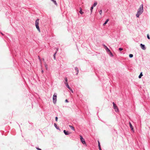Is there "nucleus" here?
Returning <instances> with one entry per match:
<instances>
[{"label":"nucleus","instance_id":"nucleus-1","mask_svg":"<svg viewBox=\"0 0 150 150\" xmlns=\"http://www.w3.org/2000/svg\"><path fill=\"white\" fill-rule=\"evenodd\" d=\"M143 6V4H142L140 6L139 8H138L136 14V16L137 18H139V16L143 13L144 11Z\"/></svg>","mask_w":150,"mask_h":150},{"label":"nucleus","instance_id":"nucleus-2","mask_svg":"<svg viewBox=\"0 0 150 150\" xmlns=\"http://www.w3.org/2000/svg\"><path fill=\"white\" fill-rule=\"evenodd\" d=\"M39 19H37L35 21V23L36 28L39 32H40V29L39 26Z\"/></svg>","mask_w":150,"mask_h":150},{"label":"nucleus","instance_id":"nucleus-3","mask_svg":"<svg viewBox=\"0 0 150 150\" xmlns=\"http://www.w3.org/2000/svg\"><path fill=\"white\" fill-rule=\"evenodd\" d=\"M57 94L54 93L53 95V103L55 104L56 102L57 101Z\"/></svg>","mask_w":150,"mask_h":150},{"label":"nucleus","instance_id":"nucleus-4","mask_svg":"<svg viewBox=\"0 0 150 150\" xmlns=\"http://www.w3.org/2000/svg\"><path fill=\"white\" fill-rule=\"evenodd\" d=\"M113 107L114 109L115 110V111L116 112H117L119 110L118 108L116 105L115 104L114 102H113L112 103Z\"/></svg>","mask_w":150,"mask_h":150},{"label":"nucleus","instance_id":"nucleus-5","mask_svg":"<svg viewBox=\"0 0 150 150\" xmlns=\"http://www.w3.org/2000/svg\"><path fill=\"white\" fill-rule=\"evenodd\" d=\"M80 137L81 142L83 144H85L86 143V142L85 141L84 139L83 138L82 136L81 135H80Z\"/></svg>","mask_w":150,"mask_h":150},{"label":"nucleus","instance_id":"nucleus-6","mask_svg":"<svg viewBox=\"0 0 150 150\" xmlns=\"http://www.w3.org/2000/svg\"><path fill=\"white\" fill-rule=\"evenodd\" d=\"M65 85L69 89V90L72 93H73V90L69 87L67 83H65Z\"/></svg>","mask_w":150,"mask_h":150},{"label":"nucleus","instance_id":"nucleus-7","mask_svg":"<svg viewBox=\"0 0 150 150\" xmlns=\"http://www.w3.org/2000/svg\"><path fill=\"white\" fill-rule=\"evenodd\" d=\"M140 47L143 50H145L146 49V47L144 45L142 44H141L140 45Z\"/></svg>","mask_w":150,"mask_h":150},{"label":"nucleus","instance_id":"nucleus-8","mask_svg":"<svg viewBox=\"0 0 150 150\" xmlns=\"http://www.w3.org/2000/svg\"><path fill=\"white\" fill-rule=\"evenodd\" d=\"M129 124L130 127V128L131 129V130H132L133 131H134V129H133V127L131 123L130 122H129Z\"/></svg>","mask_w":150,"mask_h":150},{"label":"nucleus","instance_id":"nucleus-9","mask_svg":"<svg viewBox=\"0 0 150 150\" xmlns=\"http://www.w3.org/2000/svg\"><path fill=\"white\" fill-rule=\"evenodd\" d=\"M63 132L64 134L66 135H69L70 134L69 132L66 131V130H64Z\"/></svg>","mask_w":150,"mask_h":150},{"label":"nucleus","instance_id":"nucleus-10","mask_svg":"<svg viewBox=\"0 0 150 150\" xmlns=\"http://www.w3.org/2000/svg\"><path fill=\"white\" fill-rule=\"evenodd\" d=\"M103 46L105 47V48L107 52H110V51L109 49H108L106 46H105L104 45H103Z\"/></svg>","mask_w":150,"mask_h":150},{"label":"nucleus","instance_id":"nucleus-11","mask_svg":"<svg viewBox=\"0 0 150 150\" xmlns=\"http://www.w3.org/2000/svg\"><path fill=\"white\" fill-rule=\"evenodd\" d=\"M75 70L77 71V73H76V75H77L79 73V69L78 67H76L75 68Z\"/></svg>","mask_w":150,"mask_h":150},{"label":"nucleus","instance_id":"nucleus-12","mask_svg":"<svg viewBox=\"0 0 150 150\" xmlns=\"http://www.w3.org/2000/svg\"><path fill=\"white\" fill-rule=\"evenodd\" d=\"M109 21V19H107L105 22L103 23V25H105Z\"/></svg>","mask_w":150,"mask_h":150},{"label":"nucleus","instance_id":"nucleus-13","mask_svg":"<svg viewBox=\"0 0 150 150\" xmlns=\"http://www.w3.org/2000/svg\"><path fill=\"white\" fill-rule=\"evenodd\" d=\"M69 126L71 128V129L74 131H75V129L74 127L71 125H69Z\"/></svg>","mask_w":150,"mask_h":150},{"label":"nucleus","instance_id":"nucleus-14","mask_svg":"<svg viewBox=\"0 0 150 150\" xmlns=\"http://www.w3.org/2000/svg\"><path fill=\"white\" fill-rule=\"evenodd\" d=\"M51 1H52V2H53V3H54V4L56 5V6H57V3L56 2V1L55 0H51Z\"/></svg>","mask_w":150,"mask_h":150},{"label":"nucleus","instance_id":"nucleus-15","mask_svg":"<svg viewBox=\"0 0 150 150\" xmlns=\"http://www.w3.org/2000/svg\"><path fill=\"white\" fill-rule=\"evenodd\" d=\"M54 126L55 127V128L57 129H59V127H57V124L56 123H54Z\"/></svg>","mask_w":150,"mask_h":150},{"label":"nucleus","instance_id":"nucleus-16","mask_svg":"<svg viewBox=\"0 0 150 150\" xmlns=\"http://www.w3.org/2000/svg\"><path fill=\"white\" fill-rule=\"evenodd\" d=\"M80 11H79V13L80 14H82L83 13V12L82 11V8H80Z\"/></svg>","mask_w":150,"mask_h":150},{"label":"nucleus","instance_id":"nucleus-17","mask_svg":"<svg viewBox=\"0 0 150 150\" xmlns=\"http://www.w3.org/2000/svg\"><path fill=\"white\" fill-rule=\"evenodd\" d=\"M143 74H142V72H141V73H140V75H139V76H138L139 78V79H140V78H141L142 76H143Z\"/></svg>","mask_w":150,"mask_h":150},{"label":"nucleus","instance_id":"nucleus-18","mask_svg":"<svg viewBox=\"0 0 150 150\" xmlns=\"http://www.w3.org/2000/svg\"><path fill=\"white\" fill-rule=\"evenodd\" d=\"M97 4V3L96 2L94 3V4L92 5V6L93 7L95 6Z\"/></svg>","mask_w":150,"mask_h":150},{"label":"nucleus","instance_id":"nucleus-19","mask_svg":"<svg viewBox=\"0 0 150 150\" xmlns=\"http://www.w3.org/2000/svg\"><path fill=\"white\" fill-rule=\"evenodd\" d=\"M57 53V52H56L54 54H53V56H54V59H56V54Z\"/></svg>","mask_w":150,"mask_h":150},{"label":"nucleus","instance_id":"nucleus-20","mask_svg":"<svg viewBox=\"0 0 150 150\" xmlns=\"http://www.w3.org/2000/svg\"><path fill=\"white\" fill-rule=\"evenodd\" d=\"M93 6H91V8L90 10H91V13L93 12Z\"/></svg>","mask_w":150,"mask_h":150},{"label":"nucleus","instance_id":"nucleus-21","mask_svg":"<svg viewBox=\"0 0 150 150\" xmlns=\"http://www.w3.org/2000/svg\"><path fill=\"white\" fill-rule=\"evenodd\" d=\"M65 82H64V83L65 84V83H67L68 80H67V77H65Z\"/></svg>","mask_w":150,"mask_h":150},{"label":"nucleus","instance_id":"nucleus-22","mask_svg":"<svg viewBox=\"0 0 150 150\" xmlns=\"http://www.w3.org/2000/svg\"><path fill=\"white\" fill-rule=\"evenodd\" d=\"M133 55L132 54H129V57L130 58H132L133 57Z\"/></svg>","mask_w":150,"mask_h":150},{"label":"nucleus","instance_id":"nucleus-23","mask_svg":"<svg viewBox=\"0 0 150 150\" xmlns=\"http://www.w3.org/2000/svg\"><path fill=\"white\" fill-rule=\"evenodd\" d=\"M98 148L101 147L100 146V142H99V141H98Z\"/></svg>","mask_w":150,"mask_h":150},{"label":"nucleus","instance_id":"nucleus-24","mask_svg":"<svg viewBox=\"0 0 150 150\" xmlns=\"http://www.w3.org/2000/svg\"><path fill=\"white\" fill-rule=\"evenodd\" d=\"M102 13V11L101 10L100 11H99V13L100 15H101Z\"/></svg>","mask_w":150,"mask_h":150},{"label":"nucleus","instance_id":"nucleus-25","mask_svg":"<svg viewBox=\"0 0 150 150\" xmlns=\"http://www.w3.org/2000/svg\"><path fill=\"white\" fill-rule=\"evenodd\" d=\"M123 50V48H119V50L120 51H122V50Z\"/></svg>","mask_w":150,"mask_h":150},{"label":"nucleus","instance_id":"nucleus-26","mask_svg":"<svg viewBox=\"0 0 150 150\" xmlns=\"http://www.w3.org/2000/svg\"><path fill=\"white\" fill-rule=\"evenodd\" d=\"M147 38L149 39H150V37H149V35L148 34L147 35Z\"/></svg>","mask_w":150,"mask_h":150},{"label":"nucleus","instance_id":"nucleus-27","mask_svg":"<svg viewBox=\"0 0 150 150\" xmlns=\"http://www.w3.org/2000/svg\"><path fill=\"white\" fill-rule=\"evenodd\" d=\"M36 149L38 150H42L41 149L39 148L38 147H36Z\"/></svg>","mask_w":150,"mask_h":150},{"label":"nucleus","instance_id":"nucleus-28","mask_svg":"<svg viewBox=\"0 0 150 150\" xmlns=\"http://www.w3.org/2000/svg\"><path fill=\"white\" fill-rule=\"evenodd\" d=\"M55 119V120L56 121H57V120H58V117H56Z\"/></svg>","mask_w":150,"mask_h":150},{"label":"nucleus","instance_id":"nucleus-29","mask_svg":"<svg viewBox=\"0 0 150 150\" xmlns=\"http://www.w3.org/2000/svg\"><path fill=\"white\" fill-rule=\"evenodd\" d=\"M110 52L111 56H113V55L112 53V52H111L110 51Z\"/></svg>","mask_w":150,"mask_h":150},{"label":"nucleus","instance_id":"nucleus-30","mask_svg":"<svg viewBox=\"0 0 150 150\" xmlns=\"http://www.w3.org/2000/svg\"><path fill=\"white\" fill-rule=\"evenodd\" d=\"M45 67H46L47 69V64H45Z\"/></svg>","mask_w":150,"mask_h":150},{"label":"nucleus","instance_id":"nucleus-31","mask_svg":"<svg viewBox=\"0 0 150 150\" xmlns=\"http://www.w3.org/2000/svg\"><path fill=\"white\" fill-rule=\"evenodd\" d=\"M65 101L66 102H68V100H67V99H66L65 100Z\"/></svg>","mask_w":150,"mask_h":150},{"label":"nucleus","instance_id":"nucleus-32","mask_svg":"<svg viewBox=\"0 0 150 150\" xmlns=\"http://www.w3.org/2000/svg\"><path fill=\"white\" fill-rule=\"evenodd\" d=\"M99 150H102L101 147L99 148Z\"/></svg>","mask_w":150,"mask_h":150},{"label":"nucleus","instance_id":"nucleus-33","mask_svg":"<svg viewBox=\"0 0 150 150\" xmlns=\"http://www.w3.org/2000/svg\"><path fill=\"white\" fill-rule=\"evenodd\" d=\"M43 72H44L43 70H41V72H42V73H43Z\"/></svg>","mask_w":150,"mask_h":150},{"label":"nucleus","instance_id":"nucleus-34","mask_svg":"<svg viewBox=\"0 0 150 150\" xmlns=\"http://www.w3.org/2000/svg\"><path fill=\"white\" fill-rule=\"evenodd\" d=\"M1 34L3 35H4V34H3L2 33H1Z\"/></svg>","mask_w":150,"mask_h":150},{"label":"nucleus","instance_id":"nucleus-35","mask_svg":"<svg viewBox=\"0 0 150 150\" xmlns=\"http://www.w3.org/2000/svg\"><path fill=\"white\" fill-rule=\"evenodd\" d=\"M38 57L39 59H40V57L39 56H38Z\"/></svg>","mask_w":150,"mask_h":150}]
</instances>
